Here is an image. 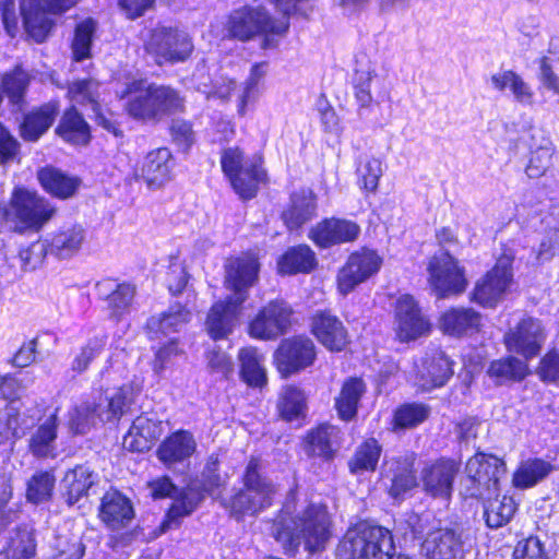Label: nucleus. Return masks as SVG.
Segmentation results:
<instances>
[{"label":"nucleus","instance_id":"obj_1","mask_svg":"<svg viewBox=\"0 0 559 559\" xmlns=\"http://www.w3.org/2000/svg\"><path fill=\"white\" fill-rule=\"evenodd\" d=\"M330 524L329 513L322 506L309 504L293 516L286 504L274 519L271 534L287 554H296L301 544L313 554L325 548L331 536Z\"/></svg>","mask_w":559,"mask_h":559},{"label":"nucleus","instance_id":"obj_2","mask_svg":"<svg viewBox=\"0 0 559 559\" xmlns=\"http://www.w3.org/2000/svg\"><path fill=\"white\" fill-rule=\"evenodd\" d=\"M259 272L258 260L253 257L237 258L226 269V282L234 295L225 301H218L209 311L205 329L214 341L225 340L231 334L247 299V289L252 286Z\"/></svg>","mask_w":559,"mask_h":559},{"label":"nucleus","instance_id":"obj_3","mask_svg":"<svg viewBox=\"0 0 559 559\" xmlns=\"http://www.w3.org/2000/svg\"><path fill=\"white\" fill-rule=\"evenodd\" d=\"M284 14L282 19H273L262 5L245 7L230 13L226 29L228 35L241 41H247L262 35V48L271 49L278 45L288 29L286 16L296 10L300 0H270Z\"/></svg>","mask_w":559,"mask_h":559},{"label":"nucleus","instance_id":"obj_4","mask_svg":"<svg viewBox=\"0 0 559 559\" xmlns=\"http://www.w3.org/2000/svg\"><path fill=\"white\" fill-rule=\"evenodd\" d=\"M218 457L211 455L200 476L182 489L171 503L164 521L160 523L162 533L179 528L183 519L198 509L206 495H214L225 486L226 480L218 472Z\"/></svg>","mask_w":559,"mask_h":559},{"label":"nucleus","instance_id":"obj_5","mask_svg":"<svg viewBox=\"0 0 559 559\" xmlns=\"http://www.w3.org/2000/svg\"><path fill=\"white\" fill-rule=\"evenodd\" d=\"M242 484L243 487L225 503L233 518L257 516L273 504L277 486L263 473L259 459L252 457L248 462Z\"/></svg>","mask_w":559,"mask_h":559},{"label":"nucleus","instance_id":"obj_6","mask_svg":"<svg viewBox=\"0 0 559 559\" xmlns=\"http://www.w3.org/2000/svg\"><path fill=\"white\" fill-rule=\"evenodd\" d=\"M395 551L392 534L381 526L349 528L336 547L337 559H390Z\"/></svg>","mask_w":559,"mask_h":559},{"label":"nucleus","instance_id":"obj_7","mask_svg":"<svg viewBox=\"0 0 559 559\" xmlns=\"http://www.w3.org/2000/svg\"><path fill=\"white\" fill-rule=\"evenodd\" d=\"M221 166L235 192L245 200L254 198L259 186L266 180L261 158L246 156L237 146L223 150Z\"/></svg>","mask_w":559,"mask_h":559},{"label":"nucleus","instance_id":"obj_8","mask_svg":"<svg viewBox=\"0 0 559 559\" xmlns=\"http://www.w3.org/2000/svg\"><path fill=\"white\" fill-rule=\"evenodd\" d=\"M468 485L464 488L466 497H484L500 490V481L507 475V466L502 459L477 452L466 463Z\"/></svg>","mask_w":559,"mask_h":559},{"label":"nucleus","instance_id":"obj_9","mask_svg":"<svg viewBox=\"0 0 559 559\" xmlns=\"http://www.w3.org/2000/svg\"><path fill=\"white\" fill-rule=\"evenodd\" d=\"M145 49L159 66L188 60L194 49L192 38L177 27L157 26L150 35Z\"/></svg>","mask_w":559,"mask_h":559},{"label":"nucleus","instance_id":"obj_10","mask_svg":"<svg viewBox=\"0 0 559 559\" xmlns=\"http://www.w3.org/2000/svg\"><path fill=\"white\" fill-rule=\"evenodd\" d=\"M55 209L49 202L36 192L25 188H15L10 206L5 210V217L16 221L24 227L37 228L50 219Z\"/></svg>","mask_w":559,"mask_h":559},{"label":"nucleus","instance_id":"obj_11","mask_svg":"<svg viewBox=\"0 0 559 559\" xmlns=\"http://www.w3.org/2000/svg\"><path fill=\"white\" fill-rule=\"evenodd\" d=\"M429 283L438 297L463 293L467 286L464 270L448 251L437 252L428 264Z\"/></svg>","mask_w":559,"mask_h":559},{"label":"nucleus","instance_id":"obj_12","mask_svg":"<svg viewBox=\"0 0 559 559\" xmlns=\"http://www.w3.org/2000/svg\"><path fill=\"white\" fill-rule=\"evenodd\" d=\"M512 255L502 254L496 265L476 283L473 300L483 307H495L512 281Z\"/></svg>","mask_w":559,"mask_h":559},{"label":"nucleus","instance_id":"obj_13","mask_svg":"<svg viewBox=\"0 0 559 559\" xmlns=\"http://www.w3.org/2000/svg\"><path fill=\"white\" fill-rule=\"evenodd\" d=\"M382 265L381 257L373 250L361 249L352 253L337 274V287L342 295L353 292L359 284L377 274Z\"/></svg>","mask_w":559,"mask_h":559},{"label":"nucleus","instance_id":"obj_14","mask_svg":"<svg viewBox=\"0 0 559 559\" xmlns=\"http://www.w3.org/2000/svg\"><path fill=\"white\" fill-rule=\"evenodd\" d=\"M545 340L546 333L540 321L531 317L522 319L504 335L507 348L525 359L536 357Z\"/></svg>","mask_w":559,"mask_h":559},{"label":"nucleus","instance_id":"obj_15","mask_svg":"<svg viewBox=\"0 0 559 559\" xmlns=\"http://www.w3.org/2000/svg\"><path fill=\"white\" fill-rule=\"evenodd\" d=\"M314 359L316 346L304 336L284 340L275 352L277 369L285 377L311 366Z\"/></svg>","mask_w":559,"mask_h":559},{"label":"nucleus","instance_id":"obj_16","mask_svg":"<svg viewBox=\"0 0 559 559\" xmlns=\"http://www.w3.org/2000/svg\"><path fill=\"white\" fill-rule=\"evenodd\" d=\"M292 309L284 301H271L252 320L250 335L260 340H273L286 333L290 325Z\"/></svg>","mask_w":559,"mask_h":559},{"label":"nucleus","instance_id":"obj_17","mask_svg":"<svg viewBox=\"0 0 559 559\" xmlns=\"http://www.w3.org/2000/svg\"><path fill=\"white\" fill-rule=\"evenodd\" d=\"M360 234L357 223L343 218H325L313 226L309 238L320 248L328 249L333 246L353 242Z\"/></svg>","mask_w":559,"mask_h":559},{"label":"nucleus","instance_id":"obj_18","mask_svg":"<svg viewBox=\"0 0 559 559\" xmlns=\"http://www.w3.org/2000/svg\"><path fill=\"white\" fill-rule=\"evenodd\" d=\"M395 318L397 336L407 342L426 335L430 330L428 319L421 313L417 302L409 295L401 296L396 301Z\"/></svg>","mask_w":559,"mask_h":559},{"label":"nucleus","instance_id":"obj_19","mask_svg":"<svg viewBox=\"0 0 559 559\" xmlns=\"http://www.w3.org/2000/svg\"><path fill=\"white\" fill-rule=\"evenodd\" d=\"M174 165L171 152L167 147H159L146 154L140 168L134 171V176L147 188L159 189L170 180Z\"/></svg>","mask_w":559,"mask_h":559},{"label":"nucleus","instance_id":"obj_20","mask_svg":"<svg viewBox=\"0 0 559 559\" xmlns=\"http://www.w3.org/2000/svg\"><path fill=\"white\" fill-rule=\"evenodd\" d=\"M414 463V455L401 456L385 462L382 475L392 498L402 499L417 486Z\"/></svg>","mask_w":559,"mask_h":559},{"label":"nucleus","instance_id":"obj_21","mask_svg":"<svg viewBox=\"0 0 559 559\" xmlns=\"http://www.w3.org/2000/svg\"><path fill=\"white\" fill-rule=\"evenodd\" d=\"M95 288L97 296L106 301V308L112 319L121 320L130 313L135 296L134 285L106 278L97 282Z\"/></svg>","mask_w":559,"mask_h":559},{"label":"nucleus","instance_id":"obj_22","mask_svg":"<svg viewBox=\"0 0 559 559\" xmlns=\"http://www.w3.org/2000/svg\"><path fill=\"white\" fill-rule=\"evenodd\" d=\"M457 472V464L444 459L425 467L421 471L424 490L435 498H450Z\"/></svg>","mask_w":559,"mask_h":559},{"label":"nucleus","instance_id":"obj_23","mask_svg":"<svg viewBox=\"0 0 559 559\" xmlns=\"http://www.w3.org/2000/svg\"><path fill=\"white\" fill-rule=\"evenodd\" d=\"M462 552V534L454 528L429 532L421 544V554L430 559H456Z\"/></svg>","mask_w":559,"mask_h":559},{"label":"nucleus","instance_id":"obj_24","mask_svg":"<svg viewBox=\"0 0 559 559\" xmlns=\"http://www.w3.org/2000/svg\"><path fill=\"white\" fill-rule=\"evenodd\" d=\"M163 433V421L156 416L142 414L138 416L127 435L123 437L122 445L132 452H145Z\"/></svg>","mask_w":559,"mask_h":559},{"label":"nucleus","instance_id":"obj_25","mask_svg":"<svg viewBox=\"0 0 559 559\" xmlns=\"http://www.w3.org/2000/svg\"><path fill=\"white\" fill-rule=\"evenodd\" d=\"M127 98V110L130 116L140 120H156L154 84L145 80H133L120 92Z\"/></svg>","mask_w":559,"mask_h":559},{"label":"nucleus","instance_id":"obj_26","mask_svg":"<svg viewBox=\"0 0 559 559\" xmlns=\"http://www.w3.org/2000/svg\"><path fill=\"white\" fill-rule=\"evenodd\" d=\"M99 518L111 531L129 526L134 518L131 501L119 491L106 492L102 498Z\"/></svg>","mask_w":559,"mask_h":559},{"label":"nucleus","instance_id":"obj_27","mask_svg":"<svg viewBox=\"0 0 559 559\" xmlns=\"http://www.w3.org/2000/svg\"><path fill=\"white\" fill-rule=\"evenodd\" d=\"M365 59L366 58L361 60L357 59L355 72L352 78L353 94L358 105V115L360 117L371 107L373 103L372 91H376L381 82L374 66Z\"/></svg>","mask_w":559,"mask_h":559},{"label":"nucleus","instance_id":"obj_28","mask_svg":"<svg viewBox=\"0 0 559 559\" xmlns=\"http://www.w3.org/2000/svg\"><path fill=\"white\" fill-rule=\"evenodd\" d=\"M312 332L318 341L332 352H341L348 343V334L342 321L330 312L313 317Z\"/></svg>","mask_w":559,"mask_h":559},{"label":"nucleus","instance_id":"obj_29","mask_svg":"<svg viewBox=\"0 0 559 559\" xmlns=\"http://www.w3.org/2000/svg\"><path fill=\"white\" fill-rule=\"evenodd\" d=\"M58 411L49 415L28 438V452L36 459H55L58 454Z\"/></svg>","mask_w":559,"mask_h":559},{"label":"nucleus","instance_id":"obj_30","mask_svg":"<svg viewBox=\"0 0 559 559\" xmlns=\"http://www.w3.org/2000/svg\"><path fill=\"white\" fill-rule=\"evenodd\" d=\"M197 450L194 436L188 430H178L168 436L157 449V457L173 467L188 461Z\"/></svg>","mask_w":559,"mask_h":559},{"label":"nucleus","instance_id":"obj_31","mask_svg":"<svg viewBox=\"0 0 559 559\" xmlns=\"http://www.w3.org/2000/svg\"><path fill=\"white\" fill-rule=\"evenodd\" d=\"M191 309L179 302L171 305L167 311L152 316L146 322L151 338H159L180 332L191 320Z\"/></svg>","mask_w":559,"mask_h":559},{"label":"nucleus","instance_id":"obj_32","mask_svg":"<svg viewBox=\"0 0 559 559\" xmlns=\"http://www.w3.org/2000/svg\"><path fill=\"white\" fill-rule=\"evenodd\" d=\"M98 481V475L85 465H76L69 469L61 480V491L69 507L76 504L82 498L87 497L90 490Z\"/></svg>","mask_w":559,"mask_h":559},{"label":"nucleus","instance_id":"obj_33","mask_svg":"<svg viewBox=\"0 0 559 559\" xmlns=\"http://www.w3.org/2000/svg\"><path fill=\"white\" fill-rule=\"evenodd\" d=\"M139 393V388L134 386L132 383H123L118 388H114L111 392H109V388H106L105 397L103 399L102 395H99L97 400L98 403H102L105 419H107L108 423L118 421L131 409Z\"/></svg>","mask_w":559,"mask_h":559},{"label":"nucleus","instance_id":"obj_34","mask_svg":"<svg viewBox=\"0 0 559 559\" xmlns=\"http://www.w3.org/2000/svg\"><path fill=\"white\" fill-rule=\"evenodd\" d=\"M105 423L108 421L102 411V403L95 396L82 401L69 411L68 427L74 435H86Z\"/></svg>","mask_w":559,"mask_h":559},{"label":"nucleus","instance_id":"obj_35","mask_svg":"<svg viewBox=\"0 0 559 559\" xmlns=\"http://www.w3.org/2000/svg\"><path fill=\"white\" fill-rule=\"evenodd\" d=\"M59 111V103L51 100L26 114L20 126L22 139L28 142L37 141L51 127Z\"/></svg>","mask_w":559,"mask_h":559},{"label":"nucleus","instance_id":"obj_36","mask_svg":"<svg viewBox=\"0 0 559 559\" xmlns=\"http://www.w3.org/2000/svg\"><path fill=\"white\" fill-rule=\"evenodd\" d=\"M452 365L442 352L426 358L418 377V386L425 392L443 386L453 376Z\"/></svg>","mask_w":559,"mask_h":559},{"label":"nucleus","instance_id":"obj_37","mask_svg":"<svg viewBox=\"0 0 559 559\" xmlns=\"http://www.w3.org/2000/svg\"><path fill=\"white\" fill-rule=\"evenodd\" d=\"M483 500L484 518L488 527L499 528L507 525L518 510V503L512 496H499L486 493L484 497H476Z\"/></svg>","mask_w":559,"mask_h":559},{"label":"nucleus","instance_id":"obj_38","mask_svg":"<svg viewBox=\"0 0 559 559\" xmlns=\"http://www.w3.org/2000/svg\"><path fill=\"white\" fill-rule=\"evenodd\" d=\"M20 14L27 34L37 43L46 39L52 27V21L44 11L39 0H21Z\"/></svg>","mask_w":559,"mask_h":559},{"label":"nucleus","instance_id":"obj_39","mask_svg":"<svg viewBox=\"0 0 559 559\" xmlns=\"http://www.w3.org/2000/svg\"><path fill=\"white\" fill-rule=\"evenodd\" d=\"M480 314L472 308H451L440 319V328L447 334L462 336L478 330Z\"/></svg>","mask_w":559,"mask_h":559},{"label":"nucleus","instance_id":"obj_40","mask_svg":"<svg viewBox=\"0 0 559 559\" xmlns=\"http://www.w3.org/2000/svg\"><path fill=\"white\" fill-rule=\"evenodd\" d=\"M84 239L85 230L81 225L63 227L48 240L49 253L59 259L71 258L81 249Z\"/></svg>","mask_w":559,"mask_h":559},{"label":"nucleus","instance_id":"obj_41","mask_svg":"<svg viewBox=\"0 0 559 559\" xmlns=\"http://www.w3.org/2000/svg\"><path fill=\"white\" fill-rule=\"evenodd\" d=\"M526 374V362L513 356L495 359L487 369V376L496 385L522 381Z\"/></svg>","mask_w":559,"mask_h":559},{"label":"nucleus","instance_id":"obj_42","mask_svg":"<svg viewBox=\"0 0 559 559\" xmlns=\"http://www.w3.org/2000/svg\"><path fill=\"white\" fill-rule=\"evenodd\" d=\"M552 469L554 466L543 459L524 460L513 473L512 484L519 489L532 488L543 481Z\"/></svg>","mask_w":559,"mask_h":559},{"label":"nucleus","instance_id":"obj_43","mask_svg":"<svg viewBox=\"0 0 559 559\" xmlns=\"http://www.w3.org/2000/svg\"><path fill=\"white\" fill-rule=\"evenodd\" d=\"M41 187L59 199L72 197L79 188L80 180L52 167L43 168L38 173Z\"/></svg>","mask_w":559,"mask_h":559},{"label":"nucleus","instance_id":"obj_44","mask_svg":"<svg viewBox=\"0 0 559 559\" xmlns=\"http://www.w3.org/2000/svg\"><path fill=\"white\" fill-rule=\"evenodd\" d=\"M365 383L359 378H349L343 383L335 407L343 420H350L357 414L358 403L365 393Z\"/></svg>","mask_w":559,"mask_h":559},{"label":"nucleus","instance_id":"obj_45","mask_svg":"<svg viewBox=\"0 0 559 559\" xmlns=\"http://www.w3.org/2000/svg\"><path fill=\"white\" fill-rule=\"evenodd\" d=\"M57 133L73 144H86L90 141V127L74 107L64 112Z\"/></svg>","mask_w":559,"mask_h":559},{"label":"nucleus","instance_id":"obj_46","mask_svg":"<svg viewBox=\"0 0 559 559\" xmlns=\"http://www.w3.org/2000/svg\"><path fill=\"white\" fill-rule=\"evenodd\" d=\"M338 433L340 430L335 426L328 424L319 426L308 433L306 452L325 460L332 459L334 453L332 445Z\"/></svg>","mask_w":559,"mask_h":559},{"label":"nucleus","instance_id":"obj_47","mask_svg":"<svg viewBox=\"0 0 559 559\" xmlns=\"http://www.w3.org/2000/svg\"><path fill=\"white\" fill-rule=\"evenodd\" d=\"M317 260L310 247L300 245L290 248L278 261L283 274L308 273L316 266Z\"/></svg>","mask_w":559,"mask_h":559},{"label":"nucleus","instance_id":"obj_48","mask_svg":"<svg viewBox=\"0 0 559 559\" xmlns=\"http://www.w3.org/2000/svg\"><path fill=\"white\" fill-rule=\"evenodd\" d=\"M240 373L250 386H262L266 382L265 369L262 366L263 355L257 348L246 347L239 352Z\"/></svg>","mask_w":559,"mask_h":559},{"label":"nucleus","instance_id":"obj_49","mask_svg":"<svg viewBox=\"0 0 559 559\" xmlns=\"http://www.w3.org/2000/svg\"><path fill=\"white\" fill-rule=\"evenodd\" d=\"M316 212V203L312 194L309 192L292 197L290 207L283 213V218L289 229H297L306 222L310 221Z\"/></svg>","mask_w":559,"mask_h":559},{"label":"nucleus","instance_id":"obj_50","mask_svg":"<svg viewBox=\"0 0 559 559\" xmlns=\"http://www.w3.org/2000/svg\"><path fill=\"white\" fill-rule=\"evenodd\" d=\"M266 72L267 62L254 63L251 67L250 73L243 83L242 93L239 97V115L243 116L248 105L253 104L259 98Z\"/></svg>","mask_w":559,"mask_h":559},{"label":"nucleus","instance_id":"obj_51","mask_svg":"<svg viewBox=\"0 0 559 559\" xmlns=\"http://www.w3.org/2000/svg\"><path fill=\"white\" fill-rule=\"evenodd\" d=\"M36 550L35 537L28 527H19L10 537L8 547L0 552L4 559H31Z\"/></svg>","mask_w":559,"mask_h":559},{"label":"nucleus","instance_id":"obj_52","mask_svg":"<svg viewBox=\"0 0 559 559\" xmlns=\"http://www.w3.org/2000/svg\"><path fill=\"white\" fill-rule=\"evenodd\" d=\"M430 415V407L424 403H405L396 408L393 430L412 429L424 423Z\"/></svg>","mask_w":559,"mask_h":559},{"label":"nucleus","instance_id":"obj_53","mask_svg":"<svg viewBox=\"0 0 559 559\" xmlns=\"http://www.w3.org/2000/svg\"><path fill=\"white\" fill-rule=\"evenodd\" d=\"M278 412L281 417L287 421H293L305 416V393L296 386L285 388L278 403Z\"/></svg>","mask_w":559,"mask_h":559},{"label":"nucleus","instance_id":"obj_54","mask_svg":"<svg viewBox=\"0 0 559 559\" xmlns=\"http://www.w3.org/2000/svg\"><path fill=\"white\" fill-rule=\"evenodd\" d=\"M381 455V447L374 439L365 441L356 451L353 460L349 462V468L353 474H359L365 471H374Z\"/></svg>","mask_w":559,"mask_h":559},{"label":"nucleus","instance_id":"obj_55","mask_svg":"<svg viewBox=\"0 0 559 559\" xmlns=\"http://www.w3.org/2000/svg\"><path fill=\"white\" fill-rule=\"evenodd\" d=\"M29 82V73L20 66L4 74L2 79L3 91L12 104L20 105L23 102Z\"/></svg>","mask_w":559,"mask_h":559},{"label":"nucleus","instance_id":"obj_56","mask_svg":"<svg viewBox=\"0 0 559 559\" xmlns=\"http://www.w3.org/2000/svg\"><path fill=\"white\" fill-rule=\"evenodd\" d=\"M96 31V23L87 19L75 27L72 41V55L75 61H82L91 57V48Z\"/></svg>","mask_w":559,"mask_h":559},{"label":"nucleus","instance_id":"obj_57","mask_svg":"<svg viewBox=\"0 0 559 559\" xmlns=\"http://www.w3.org/2000/svg\"><path fill=\"white\" fill-rule=\"evenodd\" d=\"M154 102L156 120L183 108V99L176 90L169 86L154 84Z\"/></svg>","mask_w":559,"mask_h":559},{"label":"nucleus","instance_id":"obj_58","mask_svg":"<svg viewBox=\"0 0 559 559\" xmlns=\"http://www.w3.org/2000/svg\"><path fill=\"white\" fill-rule=\"evenodd\" d=\"M55 476L50 472H38L28 480L26 497L33 503L50 499L55 488Z\"/></svg>","mask_w":559,"mask_h":559},{"label":"nucleus","instance_id":"obj_59","mask_svg":"<svg viewBox=\"0 0 559 559\" xmlns=\"http://www.w3.org/2000/svg\"><path fill=\"white\" fill-rule=\"evenodd\" d=\"M25 433L26 429L21 426L19 414L14 408L0 412V444L10 441L12 450L15 440L21 439Z\"/></svg>","mask_w":559,"mask_h":559},{"label":"nucleus","instance_id":"obj_60","mask_svg":"<svg viewBox=\"0 0 559 559\" xmlns=\"http://www.w3.org/2000/svg\"><path fill=\"white\" fill-rule=\"evenodd\" d=\"M98 84L93 80H79L69 85L68 95L76 104H90L95 111L97 107L96 91Z\"/></svg>","mask_w":559,"mask_h":559},{"label":"nucleus","instance_id":"obj_61","mask_svg":"<svg viewBox=\"0 0 559 559\" xmlns=\"http://www.w3.org/2000/svg\"><path fill=\"white\" fill-rule=\"evenodd\" d=\"M513 559H548L544 543L536 536L518 542L513 550Z\"/></svg>","mask_w":559,"mask_h":559},{"label":"nucleus","instance_id":"obj_62","mask_svg":"<svg viewBox=\"0 0 559 559\" xmlns=\"http://www.w3.org/2000/svg\"><path fill=\"white\" fill-rule=\"evenodd\" d=\"M165 281L171 295H178L187 287L189 274L183 263L177 258L171 259Z\"/></svg>","mask_w":559,"mask_h":559},{"label":"nucleus","instance_id":"obj_63","mask_svg":"<svg viewBox=\"0 0 559 559\" xmlns=\"http://www.w3.org/2000/svg\"><path fill=\"white\" fill-rule=\"evenodd\" d=\"M104 343L100 340H91L81 348L79 355L72 361V370L79 373L84 372L90 364L100 354Z\"/></svg>","mask_w":559,"mask_h":559},{"label":"nucleus","instance_id":"obj_64","mask_svg":"<svg viewBox=\"0 0 559 559\" xmlns=\"http://www.w3.org/2000/svg\"><path fill=\"white\" fill-rule=\"evenodd\" d=\"M46 254H50L48 240L36 241L20 251V259L24 267L34 270L43 262Z\"/></svg>","mask_w":559,"mask_h":559}]
</instances>
